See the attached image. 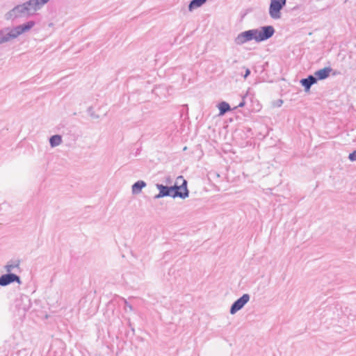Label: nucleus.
<instances>
[{
	"label": "nucleus",
	"instance_id": "obj_13",
	"mask_svg": "<svg viewBox=\"0 0 356 356\" xmlns=\"http://www.w3.org/2000/svg\"><path fill=\"white\" fill-rule=\"evenodd\" d=\"M23 6H25L26 8V12L28 13V15H33L37 10L36 5L35 3V0H29L24 3H22Z\"/></svg>",
	"mask_w": 356,
	"mask_h": 356
},
{
	"label": "nucleus",
	"instance_id": "obj_7",
	"mask_svg": "<svg viewBox=\"0 0 356 356\" xmlns=\"http://www.w3.org/2000/svg\"><path fill=\"white\" fill-rule=\"evenodd\" d=\"M156 188L159 190V193L155 195L154 198L158 200L164 197H172V186L163 185L162 184H156Z\"/></svg>",
	"mask_w": 356,
	"mask_h": 356
},
{
	"label": "nucleus",
	"instance_id": "obj_26",
	"mask_svg": "<svg viewBox=\"0 0 356 356\" xmlns=\"http://www.w3.org/2000/svg\"><path fill=\"white\" fill-rule=\"evenodd\" d=\"M25 299L29 302V305L26 307H24L22 308L24 312L27 311L29 309L30 305H31L30 300L29 299V298L27 296H26Z\"/></svg>",
	"mask_w": 356,
	"mask_h": 356
},
{
	"label": "nucleus",
	"instance_id": "obj_31",
	"mask_svg": "<svg viewBox=\"0 0 356 356\" xmlns=\"http://www.w3.org/2000/svg\"><path fill=\"white\" fill-rule=\"evenodd\" d=\"M282 103V100H280V102H278V104Z\"/></svg>",
	"mask_w": 356,
	"mask_h": 356
},
{
	"label": "nucleus",
	"instance_id": "obj_12",
	"mask_svg": "<svg viewBox=\"0 0 356 356\" xmlns=\"http://www.w3.org/2000/svg\"><path fill=\"white\" fill-rule=\"evenodd\" d=\"M9 31V27H5L0 29V44L12 40L11 35Z\"/></svg>",
	"mask_w": 356,
	"mask_h": 356
},
{
	"label": "nucleus",
	"instance_id": "obj_24",
	"mask_svg": "<svg viewBox=\"0 0 356 356\" xmlns=\"http://www.w3.org/2000/svg\"><path fill=\"white\" fill-rule=\"evenodd\" d=\"M245 96H243V98H242V100L241 101V102L238 104V105L236 106V108H242L245 106Z\"/></svg>",
	"mask_w": 356,
	"mask_h": 356
},
{
	"label": "nucleus",
	"instance_id": "obj_4",
	"mask_svg": "<svg viewBox=\"0 0 356 356\" xmlns=\"http://www.w3.org/2000/svg\"><path fill=\"white\" fill-rule=\"evenodd\" d=\"M35 22L34 21L30 20L15 27H9V32L11 35L12 40L15 39L20 35L29 31L35 26Z\"/></svg>",
	"mask_w": 356,
	"mask_h": 356
},
{
	"label": "nucleus",
	"instance_id": "obj_5",
	"mask_svg": "<svg viewBox=\"0 0 356 356\" xmlns=\"http://www.w3.org/2000/svg\"><path fill=\"white\" fill-rule=\"evenodd\" d=\"M29 16L26 8L22 4L15 6L5 15L6 20H14L17 18Z\"/></svg>",
	"mask_w": 356,
	"mask_h": 356
},
{
	"label": "nucleus",
	"instance_id": "obj_9",
	"mask_svg": "<svg viewBox=\"0 0 356 356\" xmlns=\"http://www.w3.org/2000/svg\"><path fill=\"white\" fill-rule=\"evenodd\" d=\"M316 83V79L313 74H309L306 78L301 79L300 81V83L304 88L306 92H309L311 87Z\"/></svg>",
	"mask_w": 356,
	"mask_h": 356
},
{
	"label": "nucleus",
	"instance_id": "obj_6",
	"mask_svg": "<svg viewBox=\"0 0 356 356\" xmlns=\"http://www.w3.org/2000/svg\"><path fill=\"white\" fill-rule=\"evenodd\" d=\"M250 296L248 293L243 294L240 298L236 300L231 305L229 313L235 314L237 312L244 307V306L249 302Z\"/></svg>",
	"mask_w": 356,
	"mask_h": 356
},
{
	"label": "nucleus",
	"instance_id": "obj_22",
	"mask_svg": "<svg viewBox=\"0 0 356 356\" xmlns=\"http://www.w3.org/2000/svg\"><path fill=\"white\" fill-rule=\"evenodd\" d=\"M348 159L350 161H356V149L353 151L351 153L349 154Z\"/></svg>",
	"mask_w": 356,
	"mask_h": 356
},
{
	"label": "nucleus",
	"instance_id": "obj_23",
	"mask_svg": "<svg viewBox=\"0 0 356 356\" xmlns=\"http://www.w3.org/2000/svg\"><path fill=\"white\" fill-rule=\"evenodd\" d=\"M252 11H253L252 8H246L245 10H243V13L241 14V17L243 18L245 15H247L248 13H250Z\"/></svg>",
	"mask_w": 356,
	"mask_h": 356
},
{
	"label": "nucleus",
	"instance_id": "obj_21",
	"mask_svg": "<svg viewBox=\"0 0 356 356\" xmlns=\"http://www.w3.org/2000/svg\"><path fill=\"white\" fill-rule=\"evenodd\" d=\"M123 300H124V303L125 311H127V309H129V311H133L134 310L133 306L126 299L124 298Z\"/></svg>",
	"mask_w": 356,
	"mask_h": 356
},
{
	"label": "nucleus",
	"instance_id": "obj_10",
	"mask_svg": "<svg viewBox=\"0 0 356 356\" xmlns=\"http://www.w3.org/2000/svg\"><path fill=\"white\" fill-rule=\"evenodd\" d=\"M332 71V68L331 67H325L322 69L316 70L313 75L316 79L317 81H321L329 77Z\"/></svg>",
	"mask_w": 356,
	"mask_h": 356
},
{
	"label": "nucleus",
	"instance_id": "obj_3",
	"mask_svg": "<svg viewBox=\"0 0 356 356\" xmlns=\"http://www.w3.org/2000/svg\"><path fill=\"white\" fill-rule=\"evenodd\" d=\"M286 0H270L268 13L273 19H279L282 17L281 10L286 6Z\"/></svg>",
	"mask_w": 356,
	"mask_h": 356
},
{
	"label": "nucleus",
	"instance_id": "obj_15",
	"mask_svg": "<svg viewBox=\"0 0 356 356\" xmlns=\"http://www.w3.org/2000/svg\"><path fill=\"white\" fill-rule=\"evenodd\" d=\"M62 143V136L58 134L53 135L49 138V145L51 147L58 146Z\"/></svg>",
	"mask_w": 356,
	"mask_h": 356
},
{
	"label": "nucleus",
	"instance_id": "obj_25",
	"mask_svg": "<svg viewBox=\"0 0 356 356\" xmlns=\"http://www.w3.org/2000/svg\"><path fill=\"white\" fill-rule=\"evenodd\" d=\"M250 70L245 68V74L243 75L244 79H246L250 74Z\"/></svg>",
	"mask_w": 356,
	"mask_h": 356
},
{
	"label": "nucleus",
	"instance_id": "obj_29",
	"mask_svg": "<svg viewBox=\"0 0 356 356\" xmlns=\"http://www.w3.org/2000/svg\"><path fill=\"white\" fill-rule=\"evenodd\" d=\"M170 177H168V178H167V182H170Z\"/></svg>",
	"mask_w": 356,
	"mask_h": 356
},
{
	"label": "nucleus",
	"instance_id": "obj_20",
	"mask_svg": "<svg viewBox=\"0 0 356 356\" xmlns=\"http://www.w3.org/2000/svg\"><path fill=\"white\" fill-rule=\"evenodd\" d=\"M19 266V261L17 264H8L6 266V268L8 273H11V270H13L15 268H17Z\"/></svg>",
	"mask_w": 356,
	"mask_h": 356
},
{
	"label": "nucleus",
	"instance_id": "obj_30",
	"mask_svg": "<svg viewBox=\"0 0 356 356\" xmlns=\"http://www.w3.org/2000/svg\"><path fill=\"white\" fill-rule=\"evenodd\" d=\"M282 103V100H280V102H278V104Z\"/></svg>",
	"mask_w": 356,
	"mask_h": 356
},
{
	"label": "nucleus",
	"instance_id": "obj_2",
	"mask_svg": "<svg viewBox=\"0 0 356 356\" xmlns=\"http://www.w3.org/2000/svg\"><path fill=\"white\" fill-rule=\"evenodd\" d=\"M172 198L179 197L184 200L189 196V190L188 189V182L183 176H178L176 183L172 186Z\"/></svg>",
	"mask_w": 356,
	"mask_h": 356
},
{
	"label": "nucleus",
	"instance_id": "obj_19",
	"mask_svg": "<svg viewBox=\"0 0 356 356\" xmlns=\"http://www.w3.org/2000/svg\"><path fill=\"white\" fill-rule=\"evenodd\" d=\"M50 0H35L36 8L40 10L44 5L47 3Z\"/></svg>",
	"mask_w": 356,
	"mask_h": 356
},
{
	"label": "nucleus",
	"instance_id": "obj_28",
	"mask_svg": "<svg viewBox=\"0 0 356 356\" xmlns=\"http://www.w3.org/2000/svg\"><path fill=\"white\" fill-rule=\"evenodd\" d=\"M240 138L241 139L245 138V135H242V136H238V138Z\"/></svg>",
	"mask_w": 356,
	"mask_h": 356
},
{
	"label": "nucleus",
	"instance_id": "obj_14",
	"mask_svg": "<svg viewBox=\"0 0 356 356\" xmlns=\"http://www.w3.org/2000/svg\"><path fill=\"white\" fill-rule=\"evenodd\" d=\"M146 185V182L143 180L136 181L131 186L132 193L134 195L140 193Z\"/></svg>",
	"mask_w": 356,
	"mask_h": 356
},
{
	"label": "nucleus",
	"instance_id": "obj_11",
	"mask_svg": "<svg viewBox=\"0 0 356 356\" xmlns=\"http://www.w3.org/2000/svg\"><path fill=\"white\" fill-rule=\"evenodd\" d=\"M242 135H245V139H246L252 138L253 133L250 128L243 127L235 131L234 137L236 140L238 136H242Z\"/></svg>",
	"mask_w": 356,
	"mask_h": 356
},
{
	"label": "nucleus",
	"instance_id": "obj_1",
	"mask_svg": "<svg viewBox=\"0 0 356 356\" xmlns=\"http://www.w3.org/2000/svg\"><path fill=\"white\" fill-rule=\"evenodd\" d=\"M275 33V29L272 25L259 26L257 29H249L240 33L234 38V43L236 45H243L252 40L260 43L271 38Z\"/></svg>",
	"mask_w": 356,
	"mask_h": 356
},
{
	"label": "nucleus",
	"instance_id": "obj_16",
	"mask_svg": "<svg viewBox=\"0 0 356 356\" xmlns=\"http://www.w3.org/2000/svg\"><path fill=\"white\" fill-rule=\"evenodd\" d=\"M220 115H224L232 110L230 105L226 102H221L218 104Z\"/></svg>",
	"mask_w": 356,
	"mask_h": 356
},
{
	"label": "nucleus",
	"instance_id": "obj_17",
	"mask_svg": "<svg viewBox=\"0 0 356 356\" xmlns=\"http://www.w3.org/2000/svg\"><path fill=\"white\" fill-rule=\"evenodd\" d=\"M207 0H191L188 4V10L192 11L193 10L201 7L204 4Z\"/></svg>",
	"mask_w": 356,
	"mask_h": 356
},
{
	"label": "nucleus",
	"instance_id": "obj_27",
	"mask_svg": "<svg viewBox=\"0 0 356 356\" xmlns=\"http://www.w3.org/2000/svg\"><path fill=\"white\" fill-rule=\"evenodd\" d=\"M299 8H300V6H299V5H296V6H294L291 10H292L293 11H294V10H298Z\"/></svg>",
	"mask_w": 356,
	"mask_h": 356
},
{
	"label": "nucleus",
	"instance_id": "obj_18",
	"mask_svg": "<svg viewBox=\"0 0 356 356\" xmlns=\"http://www.w3.org/2000/svg\"><path fill=\"white\" fill-rule=\"evenodd\" d=\"M87 113L92 119H98L99 118V115L96 114L95 112L94 111L92 106H89L88 108Z\"/></svg>",
	"mask_w": 356,
	"mask_h": 356
},
{
	"label": "nucleus",
	"instance_id": "obj_8",
	"mask_svg": "<svg viewBox=\"0 0 356 356\" xmlns=\"http://www.w3.org/2000/svg\"><path fill=\"white\" fill-rule=\"evenodd\" d=\"M21 283L20 277L13 273H8L0 276V286H6L10 284Z\"/></svg>",
	"mask_w": 356,
	"mask_h": 356
}]
</instances>
